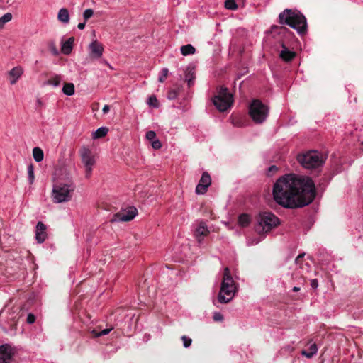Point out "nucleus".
I'll return each mask as SVG.
<instances>
[{"label": "nucleus", "mask_w": 363, "mask_h": 363, "mask_svg": "<svg viewBox=\"0 0 363 363\" xmlns=\"http://www.w3.org/2000/svg\"><path fill=\"white\" fill-rule=\"evenodd\" d=\"M225 6L226 9L230 10H235L238 8V5L235 0H226L225 2Z\"/></svg>", "instance_id": "nucleus-34"}, {"label": "nucleus", "mask_w": 363, "mask_h": 363, "mask_svg": "<svg viewBox=\"0 0 363 363\" xmlns=\"http://www.w3.org/2000/svg\"><path fill=\"white\" fill-rule=\"evenodd\" d=\"M94 14V11L91 9H86L83 13V18L85 21H87Z\"/></svg>", "instance_id": "nucleus-38"}, {"label": "nucleus", "mask_w": 363, "mask_h": 363, "mask_svg": "<svg viewBox=\"0 0 363 363\" xmlns=\"http://www.w3.org/2000/svg\"><path fill=\"white\" fill-rule=\"evenodd\" d=\"M19 312L17 308H4L0 311V323L4 325L5 330L6 327L11 330H16Z\"/></svg>", "instance_id": "nucleus-8"}, {"label": "nucleus", "mask_w": 363, "mask_h": 363, "mask_svg": "<svg viewBox=\"0 0 363 363\" xmlns=\"http://www.w3.org/2000/svg\"><path fill=\"white\" fill-rule=\"evenodd\" d=\"M277 167L275 166V165H272L269 168V172H276L277 170Z\"/></svg>", "instance_id": "nucleus-46"}, {"label": "nucleus", "mask_w": 363, "mask_h": 363, "mask_svg": "<svg viewBox=\"0 0 363 363\" xmlns=\"http://www.w3.org/2000/svg\"><path fill=\"white\" fill-rule=\"evenodd\" d=\"M303 257V255H298V256L296 257V263H298V262L299 259L302 258Z\"/></svg>", "instance_id": "nucleus-48"}, {"label": "nucleus", "mask_w": 363, "mask_h": 363, "mask_svg": "<svg viewBox=\"0 0 363 363\" xmlns=\"http://www.w3.org/2000/svg\"><path fill=\"white\" fill-rule=\"evenodd\" d=\"M10 83L14 84L23 74V69L21 67H16L9 72Z\"/></svg>", "instance_id": "nucleus-17"}, {"label": "nucleus", "mask_w": 363, "mask_h": 363, "mask_svg": "<svg viewBox=\"0 0 363 363\" xmlns=\"http://www.w3.org/2000/svg\"><path fill=\"white\" fill-rule=\"evenodd\" d=\"M28 178L29 184H32L34 182L35 176H34V168H33V164H31L28 166Z\"/></svg>", "instance_id": "nucleus-30"}, {"label": "nucleus", "mask_w": 363, "mask_h": 363, "mask_svg": "<svg viewBox=\"0 0 363 363\" xmlns=\"http://www.w3.org/2000/svg\"><path fill=\"white\" fill-rule=\"evenodd\" d=\"M292 291L294 292H298L300 291V287L294 286V287H293Z\"/></svg>", "instance_id": "nucleus-47"}, {"label": "nucleus", "mask_w": 363, "mask_h": 363, "mask_svg": "<svg viewBox=\"0 0 363 363\" xmlns=\"http://www.w3.org/2000/svg\"><path fill=\"white\" fill-rule=\"evenodd\" d=\"M238 222L239 224L242 226L245 227L247 226L250 223V218L248 215L247 214H242L238 218Z\"/></svg>", "instance_id": "nucleus-28"}, {"label": "nucleus", "mask_w": 363, "mask_h": 363, "mask_svg": "<svg viewBox=\"0 0 363 363\" xmlns=\"http://www.w3.org/2000/svg\"><path fill=\"white\" fill-rule=\"evenodd\" d=\"M145 137H146L147 140L152 142V141L156 140V133L153 130H149L146 133Z\"/></svg>", "instance_id": "nucleus-39"}, {"label": "nucleus", "mask_w": 363, "mask_h": 363, "mask_svg": "<svg viewBox=\"0 0 363 363\" xmlns=\"http://www.w3.org/2000/svg\"><path fill=\"white\" fill-rule=\"evenodd\" d=\"M213 318L215 321H223V315L219 312H215L213 315Z\"/></svg>", "instance_id": "nucleus-41"}, {"label": "nucleus", "mask_w": 363, "mask_h": 363, "mask_svg": "<svg viewBox=\"0 0 363 363\" xmlns=\"http://www.w3.org/2000/svg\"><path fill=\"white\" fill-rule=\"evenodd\" d=\"M279 224V220L274 214L270 212H264L259 216L257 230L268 232Z\"/></svg>", "instance_id": "nucleus-9"}, {"label": "nucleus", "mask_w": 363, "mask_h": 363, "mask_svg": "<svg viewBox=\"0 0 363 363\" xmlns=\"http://www.w3.org/2000/svg\"><path fill=\"white\" fill-rule=\"evenodd\" d=\"M57 20L64 24H67L69 22L70 16L67 9L62 8L59 10Z\"/></svg>", "instance_id": "nucleus-18"}, {"label": "nucleus", "mask_w": 363, "mask_h": 363, "mask_svg": "<svg viewBox=\"0 0 363 363\" xmlns=\"http://www.w3.org/2000/svg\"><path fill=\"white\" fill-rule=\"evenodd\" d=\"M33 157L37 162H40L43 160L44 154L40 147H34L33 149Z\"/></svg>", "instance_id": "nucleus-24"}, {"label": "nucleus", "mask_w": 363, "mask_h": 363, "mask_svg": "<svg viewBox=\"0 0 363 363\" xmlns=\"http://www.w3.org/2000/svg\"><path fill=\"white\" fill-rule=\"evenodd\" d=\"M279 18L281 24L289 26L300 34L306 31V19L298 11L286 9L279 14Z\"/></svg>", "instance_id": "nucleus-2"}, {"label": "nucleus", "mask_w": 363, "mask_h": 363, "mask_svg": "<svg viewBox=\"0 0 363 363\" xmlns=\"http://www.w3.org/2000/svg\"><path fill=\"white\" fill-rule=\"evenodd\" d=\"M318 352V347L315 344H312L308 349V351L303 350L301 354L307 358H311Z\"/></svg>", "instance_id": "nucleus-22"}, {"label": "nucleus", "mask_w": 363, "mask_h": 363, "mask_svg": "<svg viewBox=\"0 0 363 363\" xmlns=\"http://www.w3.org/2000/svg\"><path fill=\"white\" fill-rule=\"evenodd\" d=\"M325 155L315 150L308 151L297 156L298 162L305 169L318 168L325 163Z\"/></svg>", "instance_id": "nucleus-4"}, {"label": "nucleus", "mask_w": 363, "mask_h": 363, "mask_svg": "<svg viewBox=\"0 0 363 363\" xmlns=\"http://www.w3.org/2000/svg\"><path fill=\"white\" fill-rule=\"evenodd\" d=\"M282 48L283 50L280 52V57L286 62L292 60L295 57L296 53L289 50L284 45H282Z\"/></svg>", "instance_id": "nucleus-19"}, {"label": "nucleus", "mask_w": 363, "mask_h": 363, "mask_svg": "<svg viewBox=\"0 0 363 363\" xmlns=\"http://www.w3.org/2000/svg\"><path fill=\"white\" fill-rule=\"evenodd\" d=\"M108 133V128L106 127H101L98 128L94 133H93V138L94 139H98L101 138L106 135Z\"/></svg>", "instance_id": "nucleus-26"}, {"label": "nucleus", "mask_w": 363, "mask_h": 363, "mask_svg": "<svg viewBox=\"0 0 363 363\" xmlns=\"http://www.w3.org/2000/svg\"><path fill=\"white\" fill-rule=\"evenodd\" d=\"M272 194L275 202L284 208H300L310 204L315 199V184L308 177L285 174L274 184Z\"/></svg>", "instance_id": "nucleus-1"}, {"label": "nucleus", "mask_w": 363, "mask_h": 363, "mask_svg": "<svg viewBox=\"0 0 363 363\" xmlns=\"http://www.w3.org/2000/svg\"><path fill=\"white\" fill-rule=\"evenodd\" d=\"M12 17L11 13H6L3 16L0 17V29H2L6 23L11 21Z\"/></svg>", "instance_id": "nucleus-29"}, {"label": "nucleus", "mask_w": 363, "mask_h": 363, "mask_svg": "<svg viewBox=\"0 0 363 363\" xmlns=\"http://www.w3.org/2000/svg\"><path fill=\"white\" fill-rule=\"evenodd\" d=\"M35 238L38 243H43L47 238L46 225L42 222L37 223Z\"/></svg>", "instance_id": "nucleus-16"}, {"label": "nucleus", "mask_w": 363, "mask_h": 363, "mask_svg": "<svg viewBox=\"0 0 363 363\" xmlns=\"http://www.w3.org/2000/svg\"><path fill=\"white\" fill-rule=\"evenodd\" d=\"M112 329H113V328H108V329H104V330H102L101 331H100L99 333L96 332L94 330L92 331V333L96 337H100V336H103V335H106L108 334L112 330Z\"/></svg>", "instance_id": "nucleus-37"}, {"label": "nucleus", "mask_w": 363, "mask_h": 363, "mask_svg": "<svg viewBox=\"0 0 363 363\" xmlns=\"http://www.w3.org/2000/svg\"><path fill=\"white\" fill-rule=\"evenodd\" d=\"M138 214V210L134 206H129L125 209H121L119 212L115 213L111 219V222H127L133 220Z\"/></svg>", "instance_id": "nucleus-11"}, {"label": "nucleus", "mask_w": 363, "mask_h": 363, "mask_svg": "<svg viewBox=\"0 0 363 363\" xmlns=\"http://www.w3.org/2000/svg\"><path fill=\"white\" fill-rule=\"evenodd\" d=\"M311 286L314 289L318 288V281L316 279H313L311 280Z\"/></svg>", "instance_id": "nucleus-43"}, {"label": "nucleus", "mask_w": 363, "mask_h": 363, "mask_svg": "<svg viewBox=\"0 0 363 363\" xmlns=\"http://www.w3.org/2000/svg\"><path fill=\"white\" fill-rule=\"evenodd\" d=\"M104 62L106 65H108V62H107L106 60H104Z\"/></svg>", "instance_id": "nucleus-50"}, {"label": "nucleus", "mask_w": 363, "mask_h": 363, "mask_svg": "<svg viewBox=\"0 0 363 363\" xmlns=\"http://www.w3.org/2000/svg\"><path fill=\"white\" fill-rule=\"evenodd\" d=\"M86 22V21H84L83 23H79L77 26L78 28L80 30H83L85 27Z\"/></svg>", "instance_id": "nucleus-45"}, {"label": "nucleus", "mask_w": 363, "mask_h": 363, "mask_svg": "<svg viewBox=\"0 0 363 363\" xmlns=\"http://www.w3.org/2000/svg\"><path fill=\"white\" fill-rule=\"evenodd\" d=\"M82 163L85 167V177L89 178L91 174L92 167L95 164L94 157L91 151L86 147H83L80 150Z\"/></svg>", "instance_id": "nucleus-10"}, {"label": "nucleus", "mask_w": 363, "mask_h": 363, "mask_svg": "<svg viewBox=\"0 0 363 363\" xmlns=\"http://www.w3.org/2000/svg\"><path fill=\"white\" fill-rule=\"evenodd\" d=\"M62 92L67 96H72L74 94V86L72 83H65L62 88Z\"/></svg>", "instance_id": "nucleus-25"}, {"label": "nucleus", "mask_w": 363, "mask_h": 363, "mask_svg": "<svg viewBox=\"0 0 363 363\" xmlns=\"http://www.w3.org/2000/svg\"><path fill=\"white\" fill-rule=\"evenodd\" d=\"M147 104L150 106H152L153 108H158V106H159L157 99L156 96L154 95L150 96L147 99Z\"/></svg>", "instance_id": "nucleus-32"}, {"label": "nucleus", "mask_w": 363, "mask_h": 363, "mask_svg": "<svg viewBox=\"0 0 363 363\" xmlns=\"http://www.w3.org/2000/svg\"><path fill=\"white\" fill-rule=\"evenodd\" d=\"M169 73V69L167 68H163L160 72L158 80L160 82H163L166 79Z\"/></svg>", "instance_id": "nucleus-35"}, {"label": "nucleus", "mask_w": 363, "mask_h": 363, "mask_svg": "<svg viewBox=\"0 0 363 363\" xmlns=\"http://www.w3.org/2000/svg\"><path fill=\"white\" fill-rule=\"evenodd\" d=\"M179 89H171L168 91L167 98L169 100L176 99L178 96Z\"/></svg>", "instance_id": "nucleus-33"}, {"label": "nucleus", "mask_w": 363, "mask_h": 363, "mask_svg": "<svg viewBox=\"0 0 363 363\" xmlns=\"http://www.w3.org/2000/svg\"><path fill=\"white\" fill-rule=\"evenodd\" d=\"M181 52L184 56H186L189 55H193L196 52V49L191 44H187L183 45L180 48Z\"/></svg>", "instance_id": "nucleus-23"}, {"label": "nucleus", "mask_w": 363, "mask_h": 363, "mask_svg": "<svg viewBox=\"0 0 363 363\" xmlns=\"http://www.w3.org/2000/svg\"><path fill=\"white\" fill-rule=\"evenodd\" d=\"M48 47L53 55H57L59 54V51L55 45L54 40L48 41Z\"/></svg>", "instance_id": "nucleus-31"}, {"label": "nucleus", "mask_w": 363, "mask_h": 363, "mask_svg": "<svg viewBox=\"0 0 363 363\" xmlns=\"http://www.w3.org/2000/svg\"><path fill=\"white\" fill-rule=\"evenodd\" d=\"M181 339L183 342V345L185 348H188L191 346L192 343V340L190 337L186 335H183L182 336Z\"/></svg>", "instance_id": "nucleus-36"}, {"label": "nucleus", "mask_w": 363, "mask_h": 363, "mask_svg": "<svg viewBox=\"0 0 363 363\" xmlns=\"http://www.w3.org/2000/svg\"><path fill=\"white\" fill-rule=\"evenodd\" d=\"M89 57L91 59H99L103 55L104 52V46L103 45L95 40L92 41L89 45Z\"/></svg>", "instance_id": "nucleus-15"}, {"label": "nucleus", "mask_w": 363, "mask_h": 363, "mask_svg": "<svg viewBox=\"0 0 363 363\" xmlns=\"http://www.w3.org/2000/svg\"><path fill=\"white\" fill-rule=\"evenodd\" d=\"M232 94L226 87L220 86L217 94L213 99V103L218 110L221 112L228 110L233 104Z\"/></svg>", "instance_id": "nucleus-7"}, {"label": "nucleus", "mask_w": 363, "mask_h": 363, "mask_svg": "<svg viewBox=\"0 0 363 363\" xmlns=\"http://www.w3.org/2000/svg\"><path fill=\"white\" fill-rule=\"evenodd\" d=\"M249 114L255 123H262L269 114V108L259 99H254L249 106Z\"/></svg>", "instance_id": "nucleus-5"}, {"label": "nucleus", "mask_w": 363, "mask_h": 363, "mask_svg": "<svg viewBox=\"0 0 363 363\" xmlns=\"http://www.w3.org/2000/svg\"><path fill=\"white\" fill-rule=\"evenodd\" d=\"M236 293V286L234 280L230 274V270L225 267L223 272V281L218 296V301L220 303L230 302Z\"/></svg>", "instance_id": "nucleus-3"}, {"label": "nucleus", "mask_w": 363, "mask_h": 363, "mask_svg": "<svg viewBox=\"0 0 363 363\" xmlns=\"http://www.w3.org/2000/svg\"><path fill=\"white\" fill-rule=\"evenodd\" d=\"M109 110H110V107H109V106H108V105H105V106H104L103 109H102L103 113H104V114H106V113L109 111Z\"/></svg>", "instance_id": "nucleus-44"}, {"label": "nucleus", "mask_w": 363, "mask_h": 363, "mask_svg": "<svg viewBox=\"0 0 363 363\" xmlns=\"http://www.w3.org/2000/svg\"><path fill=\"white\" fill-rule=\"evenodd\" d=\"M210 231L207 227L206 222L201 220L199 222L198 225L194 230V237L199 244L202 243V241L205 237L209 234Z\"/></svg>", "instance_id": "nucleus-14"}, {"label": "nucleus", "mask_w": 363, "mask_h": 363, "mask_svg": "<svg viewBox=\"0 0 363 363\" xmlns=\"http://www.w3.org/2000/svg\"><path fill=\"white\" fill-rule=\"evenodd\" d=\"M16 350L9 344L0 345V363H11Z\"/></svg>", "instance_id": "nucleus-12"}, {"label": "nucleus", "mask_w": 363, "mask_h": 363, "mask_svg": "<svg viewBox=\"0 0 363 363\" xmlns=\"http://www.w3.org/2000/svg\"><path fill=\"white\" fill-rule=\"evenodd\" d=\"M195 79V73L193 68L187 67L185 74V81L187 82L188 86L190 87L194 84Z\"/></svg>", "instance_id": "nucleus-21"}, {"label": "nucleus", "mask_w": 363, "mask_h": 363, "mask_svg": "<svg viewBox=\"0 0 363 363\" xmlns=\"http://www.w3.org/2000/svg\"><path fill=\"white\" fill-rule=\"evenodd\" d=\"M151 143H152V147L155 150H159L162 147L161 142L157 139L152 141Z\"/></svg>", "instance_id": "nucleus-40"}, {"label": "nucleus", "mask_w": 363, "mask_h": 363, "mask_svg": "<svg viewBox=\"0 0 363 363\" xmlns=\"http://www.w3.org/2000/svg\"><path fill=\"white\" fill-rule=\"evenodd\" d=\"M26 321L29 324H33L35 323V316L32 314V313H29L27 316V319H26Z\"/></svg>", "instance_id": "nucleus-42"}, {"label": "nucleus", "mask_w": 363, "mask_h": 363, "mask_svg": "<svg viewBox=\"0 0 363 363\" xmlns=\"http://www.w3.org/2000/svg\"><path fill=\"white\" fill-rule=\"evenodd\" d=\"M61 82V77L58 75L55 76L53 78L49 79L44 82V85H51L54 87L60 86Z\"/></svg>", "instance_id": "nucleus-27"}, {"label": "nucleus", "mask_w": 363, "mask_h": 363, "mask_svg": "<svg viewBox=\"0 0 363 363\" xmlns=\"http://www.w3.org/2000/svg\"><path fill=\"white\" fill-rule=\"evenodd\" d=\"M38 104H41V101H40V99H38Z\"/></svg>", "instance_id": "nucleus-49"}, {"label": "nucleus", "mask_w": 363, "mask_h": 363, "mask_svg": "<svg viewBox=\"0 0 363 363\" xmlns=\"http://www.w3.org/2000/svg\"><path fill=\"white\" fill-rule=\"evenodd\" d=\"M74 190L72 184H56L53 185L52 196L56 203L68 201L72 198V192Z\"/></svg>", "instance_id": "nucleus-6"}, {"label": "nucleus", "mask_w": 363, "mask_h": 363, "mask_svg": "<svg viewBox=\"0 0 363 363\" xmlns=\"http://www.w3.org/2000/svg\"><path fill=\"white\" fill-rule=\"evenodd\" d=\"M211 184V177L208 172H204L196 187V193L197 194H204Z\"/></svg>", "instance_id": "nucleus-13"}, {"label": "nucleus", "mask_w": 363, "mask_h": 363, "mask_svg": "<svg viewBox=\"0 0 363 363\" xmlns=\"http://www.w3.org/2000/svg\"><path fill=\"white\" fill-rule=\"evenodd\" d=\"M74 41V38L73 37H71L62 43L61 51L63 54L69 55L71 53L73 48Z\"/></svg>", "instance_id": "nucleus-20"}]
</instances>
